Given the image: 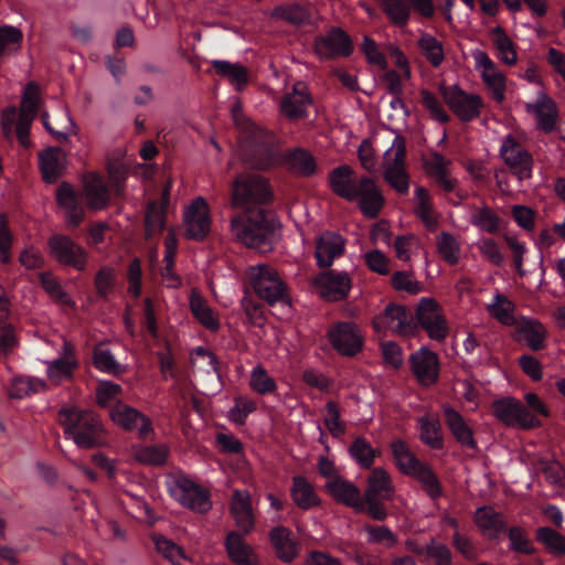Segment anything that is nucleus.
Segmentation results:
<instances>
[{
  "mask_svg": "<svg viewBox=\"0 0 565 565\" xmlns=\"http://www.w3.org/2000/svg\"><path fill=\"white\" fill-rule=\"evenodd\" d=\"M58 420L78 447L93 448L100 445L103 426L93 413L63 408L58 412Z\"/></svg>",
  "mask_w": 565,
  "mask_h": 565,
  "instance_id": "1",
  "label": "nucleus"
},
{
  "mask_svg": "<svg viewBox=\"0 0 565 565\" xmlns=\"http://www.w3.org/2000/svg\"><path fill=\"white\" fill-rule=\"evenodd\" d=\"M58 420L78 447L93 448L100 445L103 426L93 413L63 408L58 412Z\"/></svg>",
  "mask_w": 565,
  "mask_h": 565,
  "instance_id": "2",
  "label": "nucleus"
},
{
  "mask_svg": "<svg viewBox=\"0 0 565 565\" xmlns=\"http://www.w3.org/2000/svg\"><path fill=\"white\" fill-rule=\"evenodd\" d=\"M233 236L250 248L266 252L270 248L271 226L260 207L246 214L237 215L231 221Z\"/></svg>",
  "mask_w": 565,
  "mask_h": 565,
  "instance_id": "3",
  "label": "nucleus"
},
{
  "mask_svg": "<svg viewBox=\"0 0 565 565\" xmlns=\"http://www.w3.org/2000/svg\"><path fill=\"white\" fill-rule=\"evenodd\" d=\"M271 189L266 179L255 173H242L237 175L231 185V205L246 212L252 207L270 202Z\"/></svg>",
  "mask_w": 565,
  "mask_h": 565,
  "instance_id": "4",
  "label": "nucleus"
},
{
  "mask_svg": "<svg viewBox=\"0 0 565 565\" xmlns=\"http://www.w3.org/2000/svg\"><path fill=\"white\" fill-rule=\"evenodd\" d=\"M384 180L399 194H406L409 190V174L406 170V142L401 135H396L391 147L384 152L383 161Z\"/></svg>",
  "mask_w": 565,
  "mask_h": 565,
  "instance_id": "5",
  "label": "nucleus"
},
{
  "mask_svg": "<svg viewBox=\"0 0 565 565\" xmlns=\"http://www.w3.org/2000/svg\"><path fill=\"white\" fill-rule=\"evenodd\" d=\"M232 116L236 126L242 130L249 132L255 142L258 140L260 141V145L255 149V160L253 161V166L259 170H265L274 166L277 162L278 157L277 151L273 148V136L245 118L242 111V106L238 102L232 106Z\"/></svg>",
  "mask_w": 565,
  "mask_h": 565,
  "instance_id": "6",
  "label": "nucleus"
},
{
  "mask_svg": "<svg viewBox=\"0 0 565 565\" xmlns=\"http://www.w3.org/2000/svg\"><path fill=\"white\" fill-rule=\"evenodd\" d=\"M523 141L524 136L522 134H509L502 139L499 150L502 161L520 181L532 177L534 166L533 157L524 148Z\"/></svg>",
  "mask_w": 565,
  "mask_h": 565,
  "instance_id": "7",
  "label": "nucleus"
},
{
  "mask_svg": "<svg viewBox=\"0 0 565 565\" xmlns=\"http://www.w3.org/2000/svg\"><path fill=\"white\" fill-rule=\"evenodd\" d=\"M443 100L459 120L469 122L481 115L483 99L479 94L468 93L459 84L439 86Z\"/></svg>",
  "mask_w": 565,
  "mask_h": 565,
  "instance_id": "8",
  "label": "nucleus"
},
{
  "mask_svg": "<svg viewBox=\"0 0 565 565\" xmlns=\"http://www.w3.org/2000/svg\"><path fill=\"white\" fill-rule=\"evenodd\" d=\"M387 21L397 28L408 25L412 11L422 18L430 19L435 14L433 0H375Z\"/></svg>",
  "mask_w": 565,
  "mask_h": 565,
  "instance_id": "9",
  "label": "nucleus"
},
{
  "mask_svg": "<svg viewBox=\"0 0 565 565\" xmlns=\"http://www.w3.org/2000/svg\"><path fill=\"white\" fill-rule=\"evenodd\" d=\"M247 275L255 292L268 303L273 305L287 298L286 285L273 267L265 264L250 266Z\"/></svg>",
  "mask_w": 565,
  "mask_h": 565,
  "instance_id": "10",
  "label": "nucleus"
},
{
  "mask_svg": "<svg viewBox=\"0 0 565 565\" xmlns=\"http://www.w3.org/2000/svg\"><path fill=\"white\" fill-rule=\"evenodd\" d=\"M168 491L183 507L199 513L212 508L209 492L185 476H177L168 483Z\"/></svg>",
  "mask_w": 565,
  "mask_h": 565,
  "instance_id": "11",
  "label": "nucleus"
},
{
  "mask_svg": "<svg viewBox=\"0 0 565 565\" xmlns=\"http://www.w3.org/2000/svg\"><path fill=\"white\" fill-rule=\"evenodd\" d=\"M491 409L497 419L510 427L534 428L541 422L516 398L504 397L494 401Z\"/></svg>",
  "mask_w": 565,
  "mask_h": 565,
  "instance_id": "12",
  "label": "nucleus"
},
{
  "mask_svg": "<svg viewBox=\"0 0 565 565\" xmlns=\"http://www.w3.org/2000/svg\"><path fill=\"white\" fill-rule=\"evenodd\" d=\"M57 347L58 356L46 363V376L53 385L68 381L73 377L74 371L78 366V362L74 355V345L64 337L60 335L54 341Z\"/></svg>",
  "mask_w": 565,
  "mask_h": 565,
  "instance_id": "13",
  "label": "nucleus"
},
{
  "mask_svg": "<svg viewBox=\"0 0 565 565\" xmlns=\"http://www.w3.org/2000/svg\"><path fill=\"white\" fill-rule=\"evenodd\" d=\"M471 56L475 62V68L479 73L483 85L490 92L492 98L502 103L505 96L507 79L498 65L490 58L487 52L473 50Z\"/></svg>",
  "mask_w": 565,
  "mask_h": 565,
  "instance_id": "14",
  "label": "nucleus"
},
{
  "mask_svg": "<svg viewBox=\"0 0 565 565\" xmlns=\"http://www.w3.org/2000/svg\"><path fill=\"white\" fill-rule=\"evenodd\" d=\"M49 253L57 263L84 270L87 266V252L71 237L62 234L52 235L47 241Z\"/></svg>",
  "mask_w": 565,
  "mask_h": 565,
  "instance_id": "15",
  "label": "nucleus"
},
{
  "mask_svg": "<svg viewBox=\"0 0 565 565\" xmlns=\"http://www.w3.org/2000/svg\"><path fill=\"white\" fill-rule=\"evenodd\" d=\"M416 318L428 337L436 341L447 338L449 328L443 309L434 298H423L416 309Z\"/></svg>",
  "mask_w": 565,
  "mask_h": 565,
  "instance_id": "16",
  "label": "nucleus"
},
{
  "mask_svg": "<svg viewBox=\"0 0 565 565\" xmlns=\"http://www.w3.org/2000/svg\"><path fill=\"white\" fill-rule=\"evenodd\" d=\"M212 217L204 198L194 199L184 210V235L194 241H202L210 233Z\"/></svg>",
  "mask_w": 565,
  "mask_h": 565,
  "instance_id": "17",
  "label": "nucleus"
},
{
  "mask_svg": "<svg viewBox=\"0 0 565 565\" xmlns=\"http://www.w3.org/2000/svg\"><path fill=\"white\" fill-rule=\"evenodd\" d=\"M373 327L377 332L392 331L405 337L413 334L415 329L411 311L394 303L388 305L373 319Z\"/></svg>",
  "mask_w": 565,
  "mask_h": 565,
  "instance_id": "18",
  "label": "nucleus"
},
{
  "mask_svg": "<svg viewBox=\"0 0 565 565\" xmlns=\"http://www.w3.org/2000/svg\"><path fill=\"white\" fill-rule=\"evenodd\" d=\"M354 194L350 202H356L364 216L376 217L384 206V196L376 182L369 178L359 179L356 186L353 189Z\"/></svg>",
  "mask_w": 565,
  "mask_h": 565,
  "instance_id": "19",
  "label": "nucleus"
},
{
  "mask_svg": "<svg viewBox=\"0 0 565 565\" xmlns=\"http://www.w3.org/2000/svg\"><path fill=\"white\" fill-rule=\"evenodd\" d=\"M312 286L321 298L339 301L347 298L352 282L347 273L329 270L317 275L312 279Z\"/></svg>",
  "mask_w": 565,
  "mask_h": 565,
  "instance_id": "20",
  "label": "nucleus"
},
{
  "mask_svg": "<svg viewBox=\"0 0 565 565\" xmlns=\"http://www.w3.org/2000/svg\"><path fill=\"white\" fill-rule=\"evenodd\" d=\"M312 104V97L303 82H296L281 97L280 111L290 120H299L307 117L308 107Z\"/></svg>",
  "mask_w": 565,
  "mask_h": 565,
  "instance_id": "21",
  "label": "nucleus"
},
{
  "mask_svg": "<svg viewBox=\"0 0 565 565\" xmlns=\"http://www.w3.org/2000/svg\"><path fill=\"white\" fill-rule=\"evenodd\" d=\"M411 369L416 380L424 386L435 384L439 377V359L438 355L422 348L409 356Z\"/></svg>",
  "mask_w": 565,
  "mask_h": 565,
  "instance_id": "22",
  "label": "nucleus"
},
{
  "mask_svg": "<svg viewBox=\"0 0 565 565\" xmlns=\"http://www.w3.org/2000/svg\"><path fill=\"white\" fill-rule=\"evenodd\" d=\"M230 514L238 531L246 535L255 526L252 495L247 490H234L230 500Z\"/></svg>",
  "mask_w": 565,
  "mask_h": 565,
  "instance_id": "23",
  "label": "nucleus"
},
{
  "mask_svg": "<svg viewBox=\"0 0 565 565\" xmlns=\"http://www.w3.org/2000/svg\"><path fill=\"white\" fill-rule=\"evenodd\" d=\"M330 342L342 355L353 356L362 350L363 337L360 329L350 322L337 324L329 332Z\"/></svg>",
  "mask_w": 565,
  "mask_h": 565,
  "instance_id": "24",
  "label": "nucleus"
},
{
  "mask_svg": "<svg viewBox=\"0 0 565 565\" xmlns=\"http://www.w3.org/2000/svg\"><path fill=\"white\" fill-rule=\"evenodd\" d=\"M525 110L534 116L537 129L547 134L555 130L558 119L557 105L544 90L539 92L534 103L525 105Z\"/></svg>",
  "mask_w": 565,
  "mask_h": 565,
  "instance_id": "25",
  "label": "nucleus"
},
{
  "mask_svg": "<svg viewBox=\"0 0 565 565\" xmlns=\"http://www.w3.org/2000/svg\"><path fill=\"white\" fill-rule=\"evenodd\" d=\"M111 420L125 430L137 429L140 437H147L151 431V422L136 408L117 403L109 412Z\"/></svg>",
  "mask_w": 565,
  "mask_h": 565,
  "instance_id": "26",
  "label": "nucleus"
},
{
  "mask_svg": "<svg viewBox=\"0 0 565 565\" xmlns=\"http://www.w3.org/2000/svg\"><path fill=\"white\" fill-rule=\"evenodd\" d=\"M345 239L335 232H323L316 239L315 257L321 268L330 267L344 253Z\"/></svg>",
  "mask_w": 565,
  "mask_h": 565,
  "instance_id": "27",
  "label": "nucleus"
},
{
  "mask_svg": "<svg viewBox=\"0 0 565 565\" xmlns=\"http://www.w3.org/2000/svg\"><path fill=\"white\" fill-rule=\"evenodd\" d=\"M326 487L333 499L338 502L351 507L355 511H362L364 509L361 491L352 482L338 477L328 480Z\"/></svg>",
  "mask_w": 565,
  "mask_h": 565,
  "instance_id": "28",
  "label": "nucleus"
},
{
  "mask_svg": "<svg viewBox=\"0 0 565 565\" xmlns=\"http://www.w3.org/2000/svg\"><path fill=\"white\" fill-rule=\"evenodd\" d=\"M316 52L323 57H331L335 55H349L352 51V44L348 34L340 30L334 29L326 36H321L315 42Z\"/></svg>",
  "mask_w": 565,
  "mask_h": 565,
  "instance_id": "29",
  "label": "nucleus"
},
{
  "mask_svg": "<svg viewBox=\"0 0 565 565\" xmlns=\"http://www.w3.org/2000/svg\"><path fill=\"white\" fill-rule=\"evenodd\" d=\"M414 214L422 221L428 231H436L439 225V213L436 211L433 198L424 186H416L414 191Z\"/></svg>",
  "mask_w": 565,
  "mask_h": 565,
  "instance_id": "30",
  "label": "nucleus"
},
{
  "mask_svg": "<svg viewBox=\"0 0 565 565\" xmlns=\"http://www.w3.org/2000/svg\"><path fill=\"white\" fill-rule=\"evenodd\" d=\"M83 195L87 206L95 211L106 207L109 201L108 189L105 181L95 173L84 175Z\"/></svg>",
  "mask_w": 565,
  "mask_h": 565,
  "instance_id": "31",
  "label": "nucleus"
},
{
  "mask_svg": "<svg viewBox=\"0 0 565 565\" xmlns=\"http://www.w3.org/2000/svg\"><path fill=\"white\" fill-rule=\"evenodd\" d=\"M66 166V156L60 148L51 147L39 154V167L45 182L52 183L60 178Z\"/></svg>",
  "mask_w": 565,
  "mask_h": 565,
  "instance_id": "32",
  "label": "nucleus"
},
{
  "mask_svg": "<svg viewBox=\"0 0 565 565\" xmlns=\"http://www.w3.org/2000/svg\"><path fill=\"white\" fill-rule=\"evenodd\" d=\"M56 199L60 206L65 211L68 226H78L84 218V209L74 189L68 183H62L56 191Z\"/></svg>",
  "mask_w": 565,
  "mask_h": 565,
  "instance_id": "33",
  "label": "nucleus"
},
{
  "mask_svg": "<svg viewBox=\"0 0 565 565\" xmlns=\"http://www.w3.org/2000/svg\"><path fill=\"white\" fill-rule=\"evenodd\" d=\"M394 491L393 481L385 469L376 467L371 470L366 480L364 499L381 498L383 500H391L394 497Z\"/></svg>",
  "mask_w": 565,
  "mask_h": 565,
  "instance_id": "34",
  "label": "nucleus"
},
{
  "mask_svg": "<svg viewBox=\"0 0 565 565\" xmlns=\"http://www.w3.org/2000/svg\"><path fill=\"white\" fill-rule=\"evenodd\" d=\"M225 547L228 557L237 565H258L254 550L237 532H230L226 536Z\"/></svg>",
  "mask_w": 565,
  "mask_h": 565,
  "instance_id": "35",
  "label": "nucleus"
},
{
  "mask_svg": "<svg viewBox=\"0 0 565 565\" xmlns=\"http://www.w3.org/2000/svg\"><path fill=\"white\" fill-rule=\"evenodd\" d=\"M358 181L354 170L347 164L334 168L329 174L332 191L348 201L353 196Z\"/></svg>",
  "mask_w": 565,
  "mask_h": 565,
  "instance_id": "36",
  "label": "nucleus"
},
{
  "mask_svg": "<svg viewBox=\"0 0 565 565\" xmlns=\"http://www.w3.org/2000/svg\"><path fill=\"white\" fill-rule=\"evenodd\" d=\"M446 425L456 440L463 447L475 449L477 446L472 429L465 422L463 417L454 408L444 409Z\"/></svg>",
  "mask_w": 565,
  "mask_h": 565,
  "instance_id": "37",
  "label": "nucleus"
},
{
  "mask_svg": "<svg viewBox=\"0 0 565 565\" xmlns=\"http://www.w3.org/2000/svg\"><path fill=\"white\" fill-rule=\"evenodd\" d=\"M290 495L294 503L301 510H309L321 503L313 486L301 476H295L292 478Z\"/></svg>",
  "mask_w": 565,
  "mask_h": 565,
  "instance_id": "38",
  "label": "nucleus"
},
{
  "mask_svg": "<svg viewBox=\"0 0 565 565\" xmlns=\"http://www.w3.org/2000/svg\"><path fill=\"white\" fill-rule=\"evenodd\" d=\"M420 55L434 67L438 68L446 60L444 42L428 32H420L417 40Z\"/></svg>",
  "mask_w": 565,
  "mask_h": 565,
  "instance_id": "39",
  "label": "nucleus"
},
{
  "mask_svg": "<svg viewBox=\"0 0 565 565\" xmlns=\"http://www.w3.org/2000/svg\"><path fill=\"white\" fill-rule=\"evenodd\" d=\"M270 542L282 562L289 563L298 555L297 542L285 526H276L270 531Z\"/></svg>",
  "mask_w": 565,
  "mask_h": 565,
  "instance_id": "40",
  "label": "nucleus"
},
{
  "mask_svg": "<svg viewBox=\"0 0 565 565\" xmlns=\"http://www.w3.org/2000/svg\"><path fill=\"white\" fill-rule=\"evenodd\" d=\"M520 339L523 340L533 351L545 348L547 330L539 320L522 319L518 324Z\"/></svg>",
  "mask_w": 565,
  "mask_h": 565,
  "instance_id": "41",
  "label": "nucleus"
},
{
  "mask_svg": "<svg viewBox=\"0 0 565 565\" xmlns=\"http://www.w3.org/2000/svg\"><path fill=\"white\" fill-rule=\"evenodd\" d=\"M475 523L484 535L491 539L497 537L505 526L503 515L491 507H481L477 509L475 513Z\"/></svg>",
  "mask_w": 565,
  "mask_h": 565,
  "instance_id": "42",
  "label": "nucleus"
},
{
  "mask_svg": "<svg viewBox=\"0 0 565 565\" xmlns=\"http://www.w3.org/2000/svg\"><path fill=\"white\" fill-rule=\"evenodd\" d=\"M491 40L495 49L498 60L508 66H514L518 63L516 45L501 26H495L491 31Z\"/></svg>",
  "mask_w": 565,
  "mask_h": 565,
  "instance_id": "43",
  "label": "nucleus"
},
{
  "mask_svg": "<svg viewBox=\"0 0 565 565\" xmlns=\"http://www.w3.org/2000/svg\"><path fill=\"white\" fill-rule=\"evenodd\" d=\"M190 309L195 319L207 330L217 331L220 320L217 315L207 305L205 299L196 291L192 290L190 296Z\"/></svg>",
  "mask_w": 565,
  "mask_h": 565,
  "instance_id": "44",
  "label": "nucleus"
},
{
  "mask_svg": "<svg viewBox=\"0 0 565 565\" xmlns=\"http://www.w3.org/2000/svg\"><path fill=\"white\" fill-rule=\"evenodd\" d=\"M270 18L274 20L285 21L294 25H301L309 23L311 15L307 8L299 3L291 2L276 6L270 12Z\"/></svg>",
  "mask_w": 565,
  "mask_h": 565,
  "instance_id": "45",
  "label": "nucleus"
},
{
  "mask_svg": "<svg viewBox=\"0 0 565 565\" xmlns=\"http://www.w3.org/2000/svg\"><path fill=\"white\" fill-rule=\"evenodd\" d=\"M391 448L395 463L403 473L412 476L423 465L403 440L393 441Z\"/></svg>",
  "mask_w": 565,
  "mask_h": 565,
  "instance_id": "46",
  "label": "nucleus"
},
{
  "mask_svg": "<svg viewBox=\"0 0 565 565\" xmlns=\"http://www.w3.org/2000/svg\"><path fill=\"white\" fill-rule=\"evenodd\" d=\"M418 424L420 440L433 449H441L444 438L439 420L431 416H423L418 419Z\"/></svg>",
  "mask_w": 565,
  "mask_h": 565,
  "instance_id": "47",
  "label": "nucleus"
},
{
  "mask_svg": "<svg viewBox=\"0 0 565 565\" xmlns=\"http://www.w3.org/2000/svg\"><path fill=\"white\" fill-rule=\"evenodd\" d=\"M131 456L139 463L160 466L167 460L168 448L164 445H136L131 447Z\"/></svg>",
  "mask_w": 565,
  "mask_h": 565,
  "instance_id": "48",
  "label": "nucleus"
},
{
  "mask_svg": "<svg viewBox=\"0 0 565 565\" xmlns=\"http://www.w3.org/2000/svg\"><path fill=\"white\" fill-rule=\"evenodd\" d=\"M437 253L443 260L454 266L460 259V244L456 236L448 232H441L436 237Z\"/></svg>",
  "mask_w": 565,
  "mask_h": 565,
  "instance_id": "49",
  "label": "nucleus"
},
{
  "mask_svg": "<svg viewBox=\"0 0 565 565\" xmlns=\"http://www.w3.org/2000/svg\"><path fill=\"white\" fill-rule=\"evenodd\" d=\"M23 33L12 25L0 26V61L18 53L22 47Z\"/></svg>",
  "mask_w": 565,
  "mask_h": 565,
  "instance_id": "50",
  "label": "nucleus"
},
{
  "mask_svg": "<svg viewBox=\"0 0 565 565\" xmlns=\"http://www.w3.org/2000/svg\"><path fill=\"white\" fill-rule=\"evenodd\" d=\"M46 388V383L40 379L19 376L13 379L9 395L12 398H23Z\"/></svg>",
  "mask_w": 565,
  "mask_h": 565,
  "instance_id": "51",
  "label": "nucleus"
},
{
  "mask_svg": "<svg viewBox=\"0 0 565 565\" xmlns=\"http://www.w3.org/2000/svg\"><path fill=\"white\" fill-rule=\"evenodd\" d=\"M191 365L193 370L206 375L217 374L218 372L215 354L203 347H198L191 352Z\"/></svg>",
  "mask_w": 565,
  "mask_h": 565,
  "instance_id": "52",
  "label": "nucleus"
},
{
  "mask_svg": "<svg viewBox=\"0 0 565 565\" xmlns=\"http://www.w3.org/2000/svg\"><path fill=\"white\" fill-rule=\"evenodd\" d=\"M249 386L255 393L260 395L271 394L277 390L275 380L260 364L256 365L250 371Z\"/></svg>",
  "mask_w": 565,
  "mask_h": 565,
  "instance_id": "53",
  "label": "nucleus"
},
{
  "mask_svg": "<svg viewBox=\"0 0 565 565\" xmlns=\"http://www.w3.org/2000/svg\"><path fill=\"white\" fill-rule=\"evenodd\" d=\"M215 71L230 79V82L241 89L247 82V73L244 66L239 64H232L226 61H212Z\"/></svg>",
  "mask_w": 565,
  "mask_h": 565,
  "instance_id": "54",
  "label": "nucleus"
},
{
  "mask_svg": "<svg viewBox=\"0 0 565 565\" xmlns=\"http://www.w3.org/2000/svg\"><path fill=\"white\" fill-rule=\"evenodd\" d=\"M535 536L551 553L565 554V537L555 530L547 526L539 527Z\"/></svg>",
  "mask_w": 565,
  "mask_h": 565,
  "instance_id": "55",
  "label": "nucleus"
},
{
  "mask_svg": "<svg viewBox=\"0 0 565 565\" xmlns=\"http://www.w3.org/2000/svg\"><path fill=\"white\" fill-rule=\"evenodd\" d=\"M39 103V87L35 83H29L23 92L20 107V118L23 120L33 121L38 111Z\"/></svg>",
  "mask_w": 565,
  "mask_h": 565,
  "instance_id": "56",
  "label": "nucleus"
},
{
  "mask_svg": "<svg viewBox=\"0 0 565 565\" xmlns=\"http://www.w3.org/2000/svg\"><path fill=\"white\" fill-rule=\"evenodd\" d=\"M411 477L417 479L424 491L433 499L440 497L441 487L433 470L425 463L417 469Z\"/></svg>",
  "mask_w": 565,
  "mask_h": 565,
  "instance_id": "57",
  "label": "nucleus"
},
{
  "mask_svg": "<svg viewBox=\"0 0 565 565\" xmlns=\"http://www.w3.org/2000/svg\"><path fill=\"white\" fill-rule=\"evenodd\" d=\"M350 454L361 467L370 468L377 452L364 438H356L350 446Z\"/></svg>",
  "mask_w": 565,
  "mask_h": 565,
  "instance_id": "58",
  "label": "nucleus"
},
{
  "mask_svg": "<svg viewBox=\"0 0 565 565\" xmlns=\"http://www.w3.org/2000/svg\"><path fill=\"white\" fill-rule=\"evenodd\" d=\"M93 360L94 365L103 372L118 374L124 370L115 360L113 353L102 344L94 349Z\"/></svg>",
  "mask_w": 565,
  "mask_h": 565,
  "instance_id": "59",
  "label": "nucleus"
},
{
  "mask_svg": "<svg viewBox=\"0 0 565 565\" xmlns=\"http://www.w3.org/2000/svg\"><path fill=\"white\" fill-rule=\"evenodd\" d=\"M289 166L298 174L311 175L316 172L317 164L315 158L305 150H295L289 156Z\"/></svg>",
  "mask_w": 565,
  "mask_h": 565,
  "instance_id": "60",
  "label": "nucleus"
},
{
  "mask_svg": "<svg viewBox=\"0 0 565 565\" xmlns=\"http://www.w3.org/2000/svg\"><path fill=\"white\" fill-rule=\"evenodd\" d=\"M419 94L424 108L429 113L434 120L441 124L449 121L450 117L436 95L427 89H422Z\"/></svg>",
  "mask_w": 565,
  "mask_h": 565,
  "instance_id": "61",
  "label": "nucleus"
},
{
  "mask_svg": "<svg viewBox=\"0 0 565 565\" xmlns=\"http://www.w3.org/2000/svg\"><path fill=\"white\" fill-rule=\"evenodd\" d=\"M472 224L480 230L493 234L499 230V216L487 205H482L472 214Z\"/></svg>",
  "mask_w": 565,
  "mask_h": 565,
  "instance_id": "62",
  "label": "nucleus"
},
{
  "mask_svg": "<svg viewBox=\"0 0 565 565\" xmlns=\"http://www.w3.org/2000/svg\"><path fill=\"white\" fill-rule=\"evenodd\" d=\"M39 278L45 291L54 300L67 306L74 305L73 300L65 292L58 279L55 276H53L51 273H42L39 275Z\"/></svg>",
  "mask_w": 565,
  "mask_h": 565,
  "instance_id": "63",
  "label": "nucleus"
},
{
  "mask_svg": "<svg viewBox=\"0 0 565 565\" xmlns=\"http://www.w3.org/2000/svg\"><path fill=\"white\" fill-rule=\"evenodd\" d=\"M391 282L395 290L409 295H417L424 289L423 284L414 279L412 271H395L391 277Z\"/></svg>",
  "mask_w": 565,
  "mask_h": 565,
  "instance_id": "64",
  "label": "nucleus"
}]
</instances>
